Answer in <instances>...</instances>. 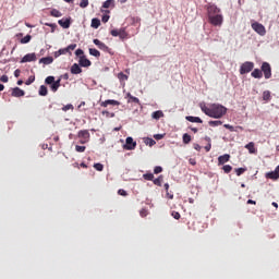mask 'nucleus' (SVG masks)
I'll list each match as a JSON object with an SVG mask.
<instances>
[{
	"instance_id": "0eeeda50",
	"label": "nucleus",
	"mask_w": 279,
	"mask_h": 279,
	"mask_svg": "<svg viewBox=\"0 0 279 279\" xmlns=\"http://www.w3.org/2000/svg\"><path fill=\"white\" fill-rule=\"evenodd\" d=\"M123 149H126V151H132V149H136V142H134V138L126 137L125 145H123Z\"/></svg>"
},
{
	"instance_id": "423d86ee",
	"label": "nucleus",
	"mask_w": 279,
	"mask_h": 279,
	"mask_svg": "<svg viewBox=\"0 0 279 279\" xmlns=\"http://www.w3.org/2000/svg\"><path fill=\"white\" fill-rule=\"evenodd\" d=\"M252 29H254V32L259 34V36H265V34H267L265 26L258 22H255L252 24Z\"/></svg>"
},
{
	"instance_id": "9d476101",
	"label": "nucleus",
	"mask_w": 279,
	"mask_h": 279,
	"mask_svg": "<svg viewBox=\"0 0 279 279\" xmlns=\"http://www.w3.org/2000/svg\"><path fill=\"white\" fill-rule=\"evenodd\" d=\"M94 45H97L98 49H100V51H110V48L101 40L99 39H94L93 40Z\"/></svg>"
},
{
	"instance_id": "774afa93",
	"label": "nucleus",
	"mask_w": 279,
	"mask_h": 279,
	"mask_svg": "<svg viewBox=\"0 0 279 279\" xmlns=\"http://www.w3.org/2000/svg\"><path fill=\"white\" fill-rule=\"evenodd\" d=\"M60 56H61V54H60V50H58V51L54 52V58H60Z\"/></svg>"
},
{
	"instance_id": "e2e57ef3",
	"label": "nucleus",
	"mask_w": 279,
	"mask_h": 279,
	"mask_svg": "<svg viewBox=\"0 0 279 279\" xmlns=\"http://www.w3.org/2000/svg\"><path fill=\"white\" fill-rule=\"evenodd\" d=\"M194 149L196 151H202V146L199 144H194Z\"/></svg>"
},
{
	"instance_id": "3c124183",
	"label": "nucleus",
	"mask_w": 279,
	"mask_h": 279,
	"mask_svg": "<svg viewBox=\"0 0 279 279\" xmlns=\"http://www.w3.org/2000/svg\"><path fill=\"white\" fill-rule=\"evenodd\" d=\"M0 82H3L4 84H8V82H9L8 75H2V76L0 77Z\"/></svg>"
},
{
	"instance_id": "bf43d9fd",
	"label": "nucleus",
	"mask_w": 279,
	"mask_h": 279,
	"mask_svg": "<svg viewBox=\"0 0 279 279\" xmlns=\"http://www.w3.org/2000/svg\"><path fill=\"white\" fill-rule=\"evenodd\" d=\"M141 217H147V209H142L140 211Z\"/></svg>"
},
{
	"instance_id": "49530a36",
	"label": "nucleus",
	"mask_w": 279,
	"mask_h": 279,
	"mask_svg": "<svg viewBox=\"0 0 279 279\" xmlns=\"http://www.w3.org/2000/svg\"><path fill=\"white\" fill-rule=\"evenodd\" d=\"M118 195H121L122 197H128V192L123 189L118 191Z\"/></svg>"
},
{
	"instance_id": "c9c22d12",
	"label": "nucleus",
	"mask_w": 279,
	"mask_h": 279,
	"mask_svg": "<svg viewBox=\"0 0 279 279\" xmlns=\"http://www.w3.org/2000/svg\"><path fill=\"white\" fill-rule=\"evenodd\" d=\"M144 180H148L149 182L154 181V173H145L143 174Z\"/></svg>"
},
{
	"instance_id": "1a4fd4ad",
	"label": "nucleus",
	"mask_w": 279,
	"mask_h": 279,
	"mask_svg": "<svg viewBox=\"0 0 279 279\" xmlns=\"http://www.w3.org/2000/svg\"><path fill=\"white\" fill-rule=\"evenodd\" d=\"M221 13V9L217 8L215 4H210L207 7V16H217V14Z\"/></svg>"
},
{
	"instance_id": "393cba45",
	"label": "nucleus",
	"mask_w": 279,
	"mask_h": 279,
	"mask_svg": "<svg viewBox=\"0 0 279 279\" xmlns=\"http://www.w3.org/2000/svg\"><path fill=\"white\" fill-rule=\"evenodd\" d=\"M48 93H49V90L47 89V86L41 85L39 87V95H40V97H47Z\"/></svg>"
},
{
	"instance_id": "f704fd0d",
	"label": "nucleus",
	"mask_w": 279,
	"mask_h": 279,
	"mask_svg": "<svg viewBox=\"0 0 279 279\" xmlns=\"http://www.w3.org/2000/svg\"><path fill=\"white\" fill-rule=\"evenodd\" d=\"M183 143L185 145H189V143H191V135H189L187 133L183 134Z\"/></svg>"
},
{
	"instance_id": "4468645a",
	"label": "nucleus",
	"mask_w": 279,
	"mask_h": 279,
	"mask_svg": "<svg viewBox=\"0 0 279 279\" xmlns=\"http://www.w3.org/2000/svg\"><path fill=\"white\" fill-rule=\"evenodd\" d=\"M11 95L12 97H25V90L21 89L20 87H15L12 89Z\"/></svg>"
},
{
	"instance_id": "6ab92c4d",
	"label": "nucleus",
	"mask_w": 279,
	"mask_h": 279,
	"mask_svg": "<svg viewBox=\"0 0 279 279\" xmlns=\"http://www.w3.org/2000/svg\"><path fill=\"white\" fill-rule=\"evenodd\" d=\"M71 73H72V75H80V73H82V68H80V64L74 63L71 66Z\"/></svg>"
},
{
	"instance_id": "58836bf2",
	"label": "nucleus",
	"mask_w": 279,
	"mask_h": 279,
	"mask_svg": "<svg viewBox=\"0 0 279 279\" xmlns=\"http://www.w3.org/2000/svg\"><path fill=\"white\" fill-rule=\"evenodd\" d=\"M75 150H76L78 154H83V151H86V146L76 145V146H75Z\"/></svg>"
},
{
	"instance_id": "2eb2a0df",
	"label": "nucleus",
	"mask_w": 279,
	"mask_h": 279,
	"mask_svg": "<svg viewBox=\"0 0 279 279\" xmlns=\"http://www.w3.org/2000/svg\"><path fill=\"white\" fill-rule=\"evenodd\" d=\"M58 24L63 27V29H69L71 27V19H62L58 21Z\"/></svg>"
},
{
	"instance_id": "cd10ccee",
	"label": "nucleus",
	"mask_w": 279,
	"mask_h": 279,
	"mask_svg": "<svg viewBox=\"0 0 279 279\" xmlns=\"http://www.w3.org/2000/svg\"><path fill=\"white\" fill-rule=\"evenodd\" d=\"M89 54L94 56V58H100L101 57V52H99V50H97L95 48H89Z\"/></svg>"
},
{
	"instance_id": "f3484780",
	"label": "nucleus",
	"mask_w": 279,
	"mask_h": 279,
	"mask_svg": "<svg viewBox=\"0 0 279 279\" xmlns=\"http://www.w3.org/2000/svg\"><path fill=\"white\" fill-rule=\"evenodd\" d=\"M22 62H36V53H27L22 58Z\"/></svg>"
},
{
	"instance_id": "a18cd8bd",
	"label": "nucleus",
	"mask_w": 279,
	"mask_h": 279,
	"mask_svg": "<svg viewBox=\"0 0 279 279\" xmlns=\"http://www.w3.org/2000/svg\"><path fill=\"white\" fill-rule=\"evenodd\" d=\"M80 8H88V0H81Z\"/></svg>"
},
{
	"instance_id": "bb28decb",
	"label": "nucleus",
	"mask_w": 279,
	"mask_h": 279,
	"mask_svg": "<svg viewBox=\"0 0 279 279\" xmlns=\"http://www.w3.org/2000/svg\"><path fill=\"white\" fill-rule=\"evenodd\" d=\"M118 36L121 40H125V38H128V32H125V28H120Z\"/></svg>"
},
{
	"instance_id": "473e14b6",
	"label": "nucleus",
	"mask_w": 279,
	"mask_h": 279,
	"mask_svg": "<svg viewBox=\"0 0 279 279\" xmlns=\"http://www.w3.org/2000/svg\"><path fill=\"white\" fill-rule=\"evenodd\" d=\"M247 171V168H236L234 172L236 173L238 177L243 175Z\"/></svg>"
},
{
	"instance_id": "052dcab7",
	"label": "nucleus",
	"mask_w": 279,
	"mask_h": 279,
	"mask_svg": "<svg viewBox=\"0 0 279 279\" xmlns=\"http://www.w3.org/2000/svg\"><path fill=\"white\" fill-rule=\"evenodd\" d=\"M166 197H167L168 199H173V193H170L169 191L166 192Z\"/></svg>"
},
{
	"instance_id": "6e6d98bb",
	"label": "nucleus",
	"mask_w": 279,
	"mask_h": 279,
	"mask_svg": "<svg viewBox=\"0 0 279 279\" xmlns=\"http://www.w3.org/2000/svg\"><path fill=\"white\" fill-rule=\"evenodd\" d=\"M110 34H111V36L117 37V36H119V29H112V31L110 32Z\"/></svg>"
},
{
	"instance_id": "72a5a7b5",
	"label": "nucleus",
	"mask_w": 279,
	"mask_h": 279,
	"mask_svg": "<svg viewBox=\"0 0 279 279\" xmlns=\"http://www.w3.org/2000/svg\"><path fill=\"white\" fill-rule=\"evenodd\" d=\"M32 40V35H26L24 38L21 39L22 45H27Z\"/></svg>"
},
{
	"instance_id": "ea45409f",
	"label": "nucleus",
	"mask_w": 279,
	"mask_h": 279,
	"mask_svg": "<svg viewBox=\"0 0 279 279\" xmlns=\"http://www.w3.org/2000/svg\"><path fill=\"white\" fill-rule=\"evenodd\" d=\"M222 171H225V173H230L232 171V166L230 165L223 166Z\"/></svg>"
},
{
	"instance_id": "864d4df0",
	"label": "nucleus",
	"mask_w": 279,
	"mask_h": 279,
	"mask_svg": "<svg viewBox=\"0 0 279 279\" xmlns=\"http://www.w3.org/2000/svg\"><path fill=\"white\" fill-rule=\"evenodd\" d=\"M154 138H155L156 141H162V138H165V135H162V134H156V135H154Z\"/></svg>"
},
{
	"instance_id": "09e8293b",
	"label": "nucleus",
	"mask_w": 279,
	"mask_h": 279,
	"mask_svg": "<svg viewBox=\"0 0 279 279\" xmlns=\"http://www.w3.org/2000/svg\"><path fill=\"white\" fill-rule=\"evenodd\" d=\"M63 112H66L68 110H73V105H66L62 107Z\"/></svg>"
},
{
	"instance_id": "f257e3e1",
	"label": "nucleus",
	"mask_w": 279,
	"mask_h": 279,
	"mask_svg": "<svg viewBox=\"0 0 279 279\" xmlns=\"http://www.w3.org/2000/svg\"><path fill=\"white\" fill-rule=\"evenodd\" d=\"M201 109H202V112H204V114H206L207 117H210L211 119H221L222 117H226L228 112V108L219 104H213L209 107L204 105L201 107Z\"/></svg>"
},
{
	"instance_id": "4c0bfd02",
	"label": "nucleus",
	"mask_w": 279,
	"mask_h": 279,
	"mask_svg": "<svg viewBox=\"0 0 279 279\" xmlns=\"http://www.w3.org/2000/svg\"><path fill=\"white\" fill-rule=\"evenodd\" d=\"M114 3V0H107L104 2L102 8L108 9Z\"/></svg>"
},
{
	"instance_id": "37998d69",
	"label": "nucleus",
	"mask_w": 279,
	"mask_h": 279,
	"mask_svg": "<svg viewBox=\"0 0 279 279\" xmlns=\"http://www.w3.org/2000/svg\"><path fill=\"white\" fill-rule=\"evenodd\" d=\"M145 143L146 145H149V147H153V145H156V141H154L153 138H147Z\"/></svg>"
},
{
	"instance_id": "13d9d810",
	"label": "nucleus",
	"mask_w": 279,
	"mask_h": 279,
	"mask_svg": "<svg viewBox=\"0 0 279 279\" xmlns=\"http://www.w3.org/2000/svg\"><path fill=\"white\" fill-rule=\"evenodd\" d=\"M75 56H84V50H82V49H77L76 51H75Z\"/></svg>"
},
{
	"instance_id": "f03ea898",
	"label": "nucleus",
	"mask_w": 279,
	"mask_h": 279,
	"mask_svg": "<svg viewBox=\"0 0 279 279\" xmlns=\"http://www.w3.org/2000/svg\"><path fill=\"white\" fill-rule=\"evenodd\" d=\"M60 82H62V80H57L54 76H47L45 80V84H48L52 90V93H58V88H60Z\"/></svg>"
},
{
	"instance_id": "39448f33",
	"label": "nucleus",
	"mask_w": 279,
	"mask_h": 279,
	"mask_svg": "<svg viewBox=\"0 0 279 279\" xmlns=\"http://www.w3.org/2000/svg\"><path fill=\"white\" fill-rule=\"evenodd\" d=\"M254 70V62L246 61L240 68V74L245 75V73H251Z\"/></svg>"
},
{
	"instance_id": "5fc2aeb1",
	"label": "nucleus",
	"mask_w": 279,
	"mask_h": 279,
	"mask_svg": "<svg viewBox=\"0 0 279 279\" xmlns=\"http://www.w3.org/2000/svg\"><path fill=\"white\" fill-rule=\"evenodd\" d=\"M59 52L61 56H64V54L69 53V49H66V48L59 49Z\"/></svg>"
},
{
	"instance_id": "de8ad7c7",
	"label": "nucleus",
	"mask_w": 279,
	"mask_h": 279,
	"mask_svg": "<svg viewBox=\"0 0 279 279\" xmlns=\"http://www.w3.org/2000/svg\"><path fill=\"white\" fill-rule=\"evenodd\" d=\"M223 128H226V130H229V132H236V130H234V126L230 124H225Z\"/></svg>"
},
{
	"instance_id": "f8f14e48",
	"label": "nucleus",
	"mask_w": 279,
	"mask_h": 279,
	"mask_svg": "<svg viewBox=\"0 0 279 279\" xmlns=\"http://www.w3.org/2000/svg\"><path fill=\"white\" fill-rule=\"evenodd\" d=\"M266 178L267 180H279V171L278 169L276 168L275 171H270V172H267L266 173Z\"/></svg>"
},
{
	"instance_id": "680f3d73",
	"label": "nucleus",
	"mask_w": 279,
	"mask_h": 279,
	"mask_svg": "<svg viewBox=\"0 0 279 279\" xmlns=\"http://www.w3.org/2000/svg\"><path fill=\"white\" fill-rule=\"evenodd\" d=\"M210 149H213V144H211V143H209V144H207V145L205 146V150H206V151H210Z\"/></svg>"
},
{
	"instance_id": "20e7f679",
	"label": "nucleus",
	"mask_w": 279,
	"mask_h": 279,
	"mask_svg": "<svg viewBox=\"0 0 279 279\" xmlns=\"http://www.w3.org/2000/svg\"><path fill=\"white\" fill-rule=\"evenodd\" d=\"M77 136L78 138H81V145H85V143H88V141H90V132H88V130L78 131Z\"/></svg>"
},
{
	"instance_id": "338daca9",
	"label": "nucleus",
	"mask_w": 279,
	"mask_h": 279,
	"mask_svg": "<svg viewBox=\"0 0 279 279\" xmlns=\"http://www.w3.org/2000/svg\"><path fill=\"white\" fill-rule=\"evenodd\" d=\"M166 193L169 192V183H165L163 185Z\"/></svg>"
},
{
	"instance_id": "c756f323",
	"label": "nucleus",
	"mask_w": 279,
	"mask_h": 279,
	"mask_svg": "<svg viewBox=\"0 0 279 279\" xmlns=\"http://www.w3.org/2000/svg\"><path fill=\"white\" fill-rule=\"evenodd\" d=\"M209 123V125L211 126V128H217V126H219V125H223V122L221 121V120H215V121H209L208 122Z\"/></svg>"
},
{
	"instance_id": "7ed1b4c3",
	"label": "nucleus",
	"mask_w": 279,
	"mask_h": 279,
	"mask_svg": "<svg viewBox=\"0 0 279 279\" xmlns=\"http://www.w3.org/2000/svg\"><path fill=\"white\" fill-rule=\"evenodd\" d=\"M208 21L215 27H221V25H223V15L221 14L211 15L208 17Z\"/></svg>"
},
{
	"instance_id": "9b49d317",
	"label": "nucleus",
	"mask_w": 279,
	"mask_h": 279,
	"mask_svg": "<svg viewBox=\"0 0 279 279\" xmlns=\"http://www.w3.org/2000/svg\"><path fill=\"white\" fill-rule=\"evenodd\" d=\"M226 162H230V155L225 154L218 157V167L226 165Z\"/></svg>"
},
{
	"instance_id": "dca6fc26",
	"label": "nucleus",
	"mask_w": 279,
	"mask_h": 279,
	"mask_svg": "<svg viewBox=\"0 0 279 279\" xmlns=\"http://www.w3.org/2000/svg\"><path fill=\"white\" fill-rule=\"evenodd\" d=\"M245 149H247L248 154H257V149H256V144H254V142H250L248 144H246Z\"/></svg>"
},
{
	"instance_id": "a211bd4d",
	"label": "nucleus",
	"mask_w": 279,
	"mask_h": 279,
	"mask_svg": "<svg viewBox=\"0 0 279 279\" xmlns=\"http://www.w3.org/2000/svg\"><path fill=\"white\" fill-rule=\"evenodd\" d=\"M120 102L118 100H105L100 104L102 108H108V106H119Z\"/></svg>"
},
{
	"instance_id": "b1692460",
	"label": "nucleus",
	"mask_w": 279,
	"mask_h": 279,
	"mask_svg": "<svg viewBox=\"0 0 279 279\" xmlns=\"http://www.w3.org/2000/svg\"><path fill=\"white\" fill-rule=\"evenodd\" d=\"M101 25V21L97 17L92 20V27L94 29H99V26Z\"/></svg>"
},
{
	"instance_id": "0e129e2a",
	"label": "nucleus",
	"mask_w": 279,
	"mask_h": 279,
	"mask_svg": "<svg viewBox=\"0 0 279 279\" xmlns=\"http://www.w3.org/2000/svg\"><path fill=\"white\" fill-rule=\"evenodd\" d=\"M109 20H110V16L108 15L102 16V23H108Z\"/></svg>"
},
{
	"instance_id": "69168bd1",
	"label": "nucleus",
	"mask_w": 279,
	"mask_h": 279,
	"mask_svg": "<svg viewBox=\"0 0 279 279\" xmlns=\"http://www.w3.org/2000/svg\"><path fill=\"white\" fill-rule=\"evenodd\" d=\"M14 76L20 77L21 76V70H15L14 71Z\"/></svg>"
},
{
	"instance_id": "aec40b11",
	"label": "nucleus",
	"mask_w": 279,
	"mask_h": 279,
	"mask_svg": "<svg viewBox=\"0 0 279 279\" xmlns=\"http://www.w3.org/2000/svg\"><path fill=\"white\" fill-rule=\"evenodd\" d=\"M185 119L186 121H190V123H204L199 117L187 116Z\"/></svg>"
},
{
	"instance_id": "6e6552de",
	"label": "nucleus",
	"mask_w": 279,
	"mask_h": 279,
	"mask_svg": "<svg viewBox=\"0 0 279 279\" xmlns=\"http://www.w3.org/2000/svg\"><path fill=\"white\" fill-rule=\"evenodd\" d=\"M262 71L264 73L265 80H270L271 77V65L268 62L262 64Z\"/></svg>"
},
{
	"instance_id": "412c9836",
	"label": "nucleus",
	"mask_w": 279,
	"mask_h": 279,
	"mask_svg": "<svg viewBox=\"0 0 279 279\" xmlns=\"http://www.w3.org/2000/svg\"><path fill=\"white\" fill-rule=\"evenodd\" d=\"M53 57H44L39 60V64H52Z\"/></svg>"
},
{
	"instance_id": "79ce46f5",
	"label": "nucleus",
	"mask_w": 279,
	"mask_h": 279,
	"mask_svg": "<svg viewBox=\"0 0 279 279\" xmlns=\"http://www.w3.org/2000/svg\"><path fill=\"white\" fill-rule=\"evenodd\" d=\"M94 169H96V171H104V165H101V163H95V165H94Z\"/></svg>"
},
{
	"instance_id": "7c9ffc66",
	"label": "nucleus",
	"mask_w": 279,
	"mask_h": 279,
	"mask_svg": "<svg viewBox=\"0 0 279 279\" xmlns=\"http://www.w3.org/2000/svg\"><path fill=\"white\" fill-rule=\"evenodd\" d=\"M50 14L54 16V19H60V16H62V13L58 9H52Z\"/></svg>"
},
{
	"instance_id": "ddd939ff",
	"label": "nucleus",
	"mask_w": 279,
	"mask_h": 279,
	"mask_svg": "<svg viewBox=\"0 0 279 279\" xmlns=\"http://www.w3.org/2000/svg\"><path fill=\"white\" fill-rule=\"evenodd\" d=\"M78 64L80 66L88 68L90 66V64H93V62H90V60H88L86 56H82L80 57Z\"/></svg>"
},
{
	"instance_id": "4be33fe9",
	"label": "nucleus",
	"mask_w": 279,
	"mask_h": 279,
	"mask_svg": "<svg viewBox=\"0 0 279 279\" xmlns=\"http://www.w3.org/2000/svg\"><path fill=\"white\" fill-rule=\"evenodd\" d=\"M252 77H254L255 80H260V77H263V71H260L259 69H255L252 73H251Z\"/></svg>"
},
{
	"instance_id": "603ef678",
	"label": "nucleus",
	"mask_w": 279,
	"mask_h": 279,
	"mask_svg": "<svg viewBox=\"0 0 279 279\" xmlns=\"http://www.w3.org/2000/svg\"><path fill=\"white\" fill-rule=\"evenodd\" d=\"M172 217H173V219H180V217H181V215H180V213H178V211H172Z\"/></svg>"
},
{
	"instance_id": "a878e982",
	"label": "nucleus",
	"mask_w": 279,
	"mask_h": 279,
	"mask_svg": "<svg viewBox=\"0 0 279 279\" xmlns=\"http://www.w3.org/2000/svg\"><path fill=\"white\" fill-rule=\"evenodd\" d=\"M126 97L129 98V102L131 104H141V100L134 96H132V94H126Z\"/></svg>"
},
{
	"instance_id": "e433bc0d",
	"label": "nucleus",
	"mask_w": 279,
	"mask_h": 279,
	"mask_svg": "<svg viewBox=\"0 0 279 279\" xmlns=\"http://www.w3.org/2000/svg\"><path fill=\"white\" fill-rule=\"evenodd\" d=\"M118 80H120L121 82H125L128 81V75H125L123 72H120L118 74Z\"/></svg>"
},
{
	"instance_id": "2f4dec72",
	"label": "nucleus",
	"mask_w": 279,
	"mask_h": 279,
	"mask_svg": "<svg viewBox=\"0 0 279 279\" xmlns=\"http://www.w3.org/2000/svg\"><path fill=\"white\" fill-rule=\"evenodd\" d=\"M153 182L156 186H162V175H159L157 179H153Z\"/></svg>"
},
{
	"instance_id": "4d7b16f0",
	"label": "nucleus",
	"mask_w": 279,
	"mask_h": 279,
	"mask_svg": "<svg viewBox=\"0 0 279 279\" xmlns=\"http://www.w3.org/2000/svg\"><path fill=\"white\" fill-rule=\"evenodd\" d=\"M34 80H36L34 76L29 77L27 81H26V86H29V84H33Z\"/></svg>"
},
{
	"instance_id": "c85d7f7f",
	"label": "nucleus",
	"mask_w": 279,
	"mask_h": 279,
	"mask_svg": "<svg viewBox=\"0 0 279 279\" xmlns=\"http://www.w3.org/2000/svg\"><path fill=\"white\" fill-rule=\"evenodd\" d=\"M263 100H264V101H270V100H271V92L265 90V92L263 93Z\"/></svg>"
},
{
	"instance_id": "8fccbe9b",
	"label": "nucleus",
	"mask_w": 279,
	"mask_h": 279,
	"mask_svg": "<svg viewBox=\"0 0 279 279\" xmlns=\"http://www.w3.org/2000/svg\"><path fill=\"white\" fill-rule=\"evenodd\" d=\"M46 26H47V27H51V32H52V33L56 32V27H58V25H56V24H50V23H46Z\"/></svg>"
},
{
	"instance_id": "5701e85b",
	"label": "nucleus",
	"mask_w": 279,
	"mask_h": 279,
	"mask_svg": "<svg viewBox=\"0 0 279 279\" xmlns=\"http://www.w3.org/2000/svg\"><path fill=\"white\" fill-rule=\"evenodd\" d=\"M151 117H153V119L158 121V119H162V117H165V113L162 111L158 110V111H154Z\"/></svg>"
},
{
	"instance_id": "a19ab883",
	"label": "nucleus",
	"mask_w": 279,
	"mask_h": 279,
	"mask_svg": "<svg viewBox=\"0 0 279 279\" xmlns=\"http://www.w3.org/2000/svg\"><path fill=\"white\" fill-rule=\"evenodd\" d=\"M65 49H68V52L75 51V49H77V44L69 45Z\"/></svg>"
},
{
	"instance_id": "c03bdc74",
	"label": "nucleus",
	"mask_w": 279,
	"mask_h": 279,
	"mask_svg": "<svg viewBox=\"0 0 279 279\" xmlns=\"http://www.w3.org/2000/svg\"><path fill=\"white\" fill-rule=\"evenodd\" d=\"M154 173H155L156 175H158V173H162V167L156 166L155 169H154Z\"/></svg>"
}]
</instances>
